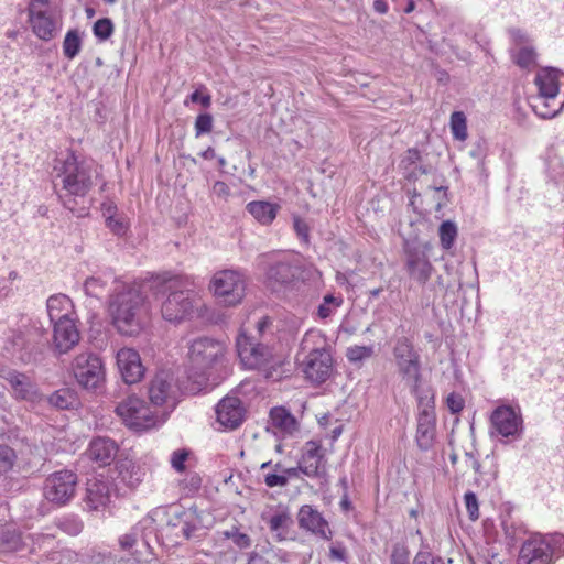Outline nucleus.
<instances>
[{"label": "nucleus", "instance_id": "f257e3e1", "mask_svg": "<svg viewBox=\"0 0 564 564\" xmlns=\"http://www.w3.org/2000/svg\"><path fill=\"white\" fill-rule=\"evenodd\" d=\"M111 291L108 312L116 329L123 336H135L141 330L138 316L140 289L116 279L111 272L93 275L85 280L84 292L87 296L100 299Z\"/></svg>", "mask_w": 564, "mask_h": 564}, {"label": "nucleus", "instance_id": "f03ea898", "mask_svg": "<svg viewBox=\"0 0 564 564\" xmlns=\"http://www.w3.org/2000/svg\"><path fill=\"white\" fill-rule=\"evenodd\" d=\"M154 293H166L169 296L162 305V315L165 321L181 323L192 318L202 306L198 292L195 291V280L186 275L151 274L143 278V285Z\"/></svg>", "mask_w": 564, "mask_h": 564}, {"label": "nucleus", "instance_id": "7ed1b4c3", "mask_svg": "<svg viewBox=\"0 0 564 564\" xmlns=\"http://www.w3.org/2000/svg\"><path fill=\"white\" fill-rule=\"evenodd\" d=\"M56 178L61 181L59 198L67 209L75 212L76 198L85 197L99 176V166L91 159H78L68 153L64 160H57L54 165Z\"/></svg>", "mask_w": 564, "mask_h": 564}, {"label": "nucleus", "instance_id": "20e7f679", "mask_svg": "<svg viewBox=\"0 0 564 564\" xmlns=\"http://www.w3.org/2000/svg\"><path fill=\"white\" fill-rule=\"evenodd\" d=\"M177 390L171 371L161 370L154 376L148 390L150 405L154 410L147 408L143 411V432L164 424L175 408Z\"/></svg>", "mask_w": 564, "mask_h": 564}, {"label": "nucleus", "instance_id": "39448f33", "mask_svg": "<svg viewBox=\"0 0 564 564\" xmlns=\"http://www.w3.org/2000/svg\"><path fill=\"white\" fill-rule=\"evenodd\" d=\"M301 368L307 380L322 383L332 375L334 360L326 337L321 330L311 329L305 333L301 345Z\"/></svg>", "mask_w": 564, "mask_h": 564}, {"label": "nucleus", "instance_id": "423d86ee", "mask_svg": "<svg viewBox=\"0 0 564 564\" xmlns=\"http://www.w3.org/2000/svg\"><path fill=\"white\" fill-rule=\"evenodd\" d=\"M561 77V70L554 67L538 70L534 78L538 94L530 98V106L540 118H554L563 109L564 102L557 100Z\"/></svg>", "mask_w": 564, "mask_h": 564}, {"label": "nucleus", "instance_id": "0eeeda50", "mask_svg": "<svg viewBox=\"0 0 564 564\" xmlns=\"http://www.w3.org/2000/svg\"><path fill=\"white\" fill-rule=\"evenodd\" d=\"M236 348L241 362L248 369L269 371L283 364L281 355L275 354L269 346L256 343L254 338L247 335L245 328H241L237 336Z\"/></svg>", "mask_w": 564, "mask_h": 564}, {"label": "nucleus", "instance_id": "6e6552de", "mask_svg": "<svg viewBox=\"0 0 564 564\" xmlns=\"http://www.w3.org/2000/svg\"><path fill=\"white\" fill-rule=\"evenodd\" d=\"M555 555H564V535L536 533L523 543L520 562L522 564H551Z\"/></svg>", "mask_w": 564, "mask_h": 564}, {"label": "nucleus", "instance_id": "1a4fd4ad", "mask_svg": "<svg viewBox=\"0 0 564 564\" xmlns=\"http://www.w3.org/2000/svg\"><path fill=\"white\" fill-rule=\"evenodd\" d=\"M260 259L262 263H272L265 273V283L273 292L290 288L300 273V261L294 254L273 252Z\"/></svg>", "mask_w": 564, "mask_h": 564}, {"label": "nucleus", "instance_id": "9d476101", "mask_svg": "<svg viewBox=\"0 0 564 564\" xmlns=\"http://www.w3.org/2000/svg\"><path fill=\"white\" fill-rule=\"evenodd\" d=\"M28 22L33 34L45 42L53 40L62 25L50 0H31L28 6Z\"/></svg>", "mask_w": 564, "mask_h": 564}, {"label": "nucleus", "instance_id": "9b49d317", "mask_svg": "<svg viewBox=\"0 0 564 564\" xmlns=\"http://www.w3.org/2000/svg\"><path fill=\"white\" fill-rule=\"evenodd\" d=\"M393 357L399 377L405 387L415 388L422 381L420 355L406 337H401L393 347Z\"/></svg>", "mask_w": 564, "mask_h": 564}, {"label": "nucleus", "instance_id": "f8f14e48", "mask_svg": "<svg viewBox=\"0 0 564 564\" xmlns=\"http://www.w3.org/2000/svg\"><path fill=\"white\" fill-rule=\"evenodd\" d=\"M209 289L220 303L234 306L245 296L246 281L239 271L221 270L213 275Z\"/></svg>", "mask_w": 564, "mask_h": 564}, {"label": "nucleus", "instance_id": "ddd939ff", "mask_svg": "<svg viewBox=\"0 0 564 564\" xmlns=\"http://www.w3.org/2000/svg\"><path fill=\"white\" fill-rule=\"evenodd\" d=\"M78 477L69 469H61L50 474L43 484L44 498L57 506H66L76 495Z\"/></svg>", "mask_w": 564, "mask_h": 564}, {"label": "nucleus", "instance_id": "4468645a", "mask_svg": "<svg viewBox=\"0 0 564 564\" xmlns=\"http://www.w3.org/2000/svg\"><path fill=\"white\" fill-rule=\"evenodd\" d=\"M72 372L77 383L86 390H98L105 382L101 359L91 351L78 354L72 361Z\"/></svg>", "mask_w": 564, "mask_h": 564}, {"label": "nucleus", "instance_id": "2eb2a0df", "mask_svg": "<svg viewBox=\"0 0 564 564\" xmlns=\"http://www.w3.org/2000/svg\"><path fill=\"white\" fill-rule=\"evenodd\" d=\"M224 343L208 337L192 341L188 350V361L196 375H204L214 365L220 362L225 356Z\"/></svg>", "mask_w": 564, "mask_h": 564}, {"label": "nucleus", "instance_id": "dca6fc26", "mask_svg": "<svg viewBox=\"0 0 564 564\" xmlns=\"http://www.w3.org/2000/svg\"><path fill=\"white\" fill-rule=\"evenodd\" d=\"M523 430V419L519 406L502 404L492 411L490 415L491 435L516 441L522 437Z\"/></svg>", "mask_w": 564, "mask_h": 564}, {"label": "nucleus", "instance_id": "f3484780", "mask_svg": "<svg viewBox=\"0 0 564 564\" xmlns=\"http://www.w3.org/2000/svg\"><path fill=\"white\" fill-rule=\"evenodd\" d=\"M431 250V242L406 243L404 247L406 271L420 284H425L432 275Z\"/></svg>", "mask_w": 564, "mask_h": 564}, {"label": "nucleus", "instance_id": "a211bd4d", "mask_svg": "<svg viewBox=\"0 0 564 564\" xmlns=\"http://www.w3.org/2000/svg\"><path fill=\"white\" fill-rule=\"evenodd\" d=\"M0 377L10 386L11 395L18 401H25L32 404L42 401V394L34 380L24 372L13 369L2 371Z\"/></svg>", "mask_w": 564, "mask_h": 564}, {"label": "nucleus", "instance_id": "6ab92c4d", "mask_svg": "<svg viewBox=\"0 0 564 564\" xmlns=\"http://www.w3.org/2000/svg\"><path fill=\"white\" fill-rule=\"evenodd\" d=\"M80 339V333L76 326L75 318L53 323L52 347L55 354L69 352Z\"/></svg>", "mask_w": 564, "mask_h": 564}, {"label": "nucleus", "instance_id": "aec40b11", "mask_svg": "<svg viewBox=\"0 0 564 564\" xmlns=\"http://www.w3.org/2000/svg\"><path fill=\"white\" fill-rule=\"evenodd\" d=\"M217 422L225 429L235 430L243 421L245 409L239 398L227 395L216 406Z\"/></svg>", "mask_w": 564, "mask_h": 564}, {"label": "nucleus", "instance_id": "412c9836", "mask_svg": "<svg viewBox=\"0 0 564 564\" xmlns=\"http://www.w3.org/2000/svg\"><path fill=\"white\" fill-rule=\"evenodd\" d=\"M268 431L281 438L296 437L301 432L299 421L283 406L271 409Z\"/></svg>", "mask_w": 564, "mask_h": 564}, {"label": "nucleus", "instance_id": "4be33fe9", "mask_svg": "<svg viewBox=\"0 0 564 564\" xmlns=\"http://www.w3.org/2000/svg\"><path fill=\"white\" fill-rule=\"evenodd\" d=\"M325 451L317 441H308L304 444L300 458L301 473L307 477H316L325 466Z\"/></svg>", "mask_w": 564, "mask_h": 564}, {"label": "nucleus", "instance_id": "5701e85b", "mask_svg": "<svg viewBox=\"0 0 564 564\" xmlns=\"http://www.w3.org/2000/svg\"><path fill=\"white\" fill-rule=\"evenodd\" d=\"M117 365L124 383L131 386L141 381V357L135 349L121 348L117 352Z\"/></svg>", "mask_w": 564, "mask_h": 564}, {"label": "nucleus", "instance_id": "b1692460", "mask_svg": "<svg viewBox=\"0 0 564 564\" xmlns=\"http://www.w3.org/2000/svg\"><path fill=\"white\" fill-rule=\"evenodd\" d=\"M435 411L427 409L419 412L415 441L421 451L432 448L436 432Z\"/></svg>", "mask_w": 564, "mask_h": 564}, {"label": "nucleus", "instance_id": "393cba45", "mask_svg": "<svg viewBox=\"0 0 564 564\" xmlns=\"http://www.w3.org/2000/svg\"><path fill=\"white\" fill-rule=\"evenodd\" d=\"M117 453L118 447L112 440L97 437L90 442L85 455L99 467H105L115 460Z\"/></svg>", "mask_w": 564, "mask_h": 564}, {"label": "nucleus", "instance_id": "a878e982", "mask_svg": "<svg viewBox=\"0 0 564 564\" xmlns=\"http://www.w3.org/2000/svg\"><path fill=\"white\" fill-rule=\"evenodd\" d=\"M297 519L302 529L311 531L324 539L330 538L327 521L323 518L322 513L312 506H302L299 511Z\"/></svg>", "mask_w": 564, "mask_h": 564}, {"label": "nucleus", "instance_id": "bb28decb", "mask_svg": "<svg viewBox=\"0 0 564 564\" xmlns=\"http://www.w3.org/2000/svg\"><path fill=\"white\" fill-rule=\"evenodd\" d=\"M261 519L269 525L270 531L278 541H283L288 538L293 521L286 509L278 508L264 511L261 514Z\"/></svg>", "mask_w": 564, "mask_h": 564}, {"label": "nucleus", "instance_id": "cd10ccee", "mask_svg": "<svg viewBox=\"0 0 564 564\" xmlns=\"http://www.w3.org/2000/svg\"><path fill=\"white\" fill-rule=\"evenodd\" d=\"M46 308L52 324L76 318L73 301L65 294L51 295L46 301Z\"/></svg>", "mask_w": 564, "mask_h": 564}, {"label": "nucleus", "instance_id": "c85d7f7f", "mask_svg": "<svg viewBox=\"0 0 564 564\" xmlns=\"http://www.w3.org/2000/svg\"><path fill=\"white\" fill-rule=\"evenodd\" d=\"M110 500L109 484L99 479H89L86 488L85 503L90 510L107 506Z\"/></svg>", "mask_w": 564, "mask_h": 564}, {"label": "nucleus", "instance_id": "c756f323", "mask_svg": "<svg viewBox=\"0 0 564 564\" xmlns=\"http://www.w3.org/2000/svg\"><path fill=\"white\" fill-rule=\"evenodd\" d=\"M116 412L128 427L141 431V400L137 395H130L119 403Z\"/></svg>", "mask_w": 564, "mask_h": 564}, {"label": "nucleus", "instance_id": "7c9ffc66", "mask_svg": "<svg viewBox=\"0 0 564 564\" xmlns=\"http://www.w3.org/2000/svg\"><path fill=\"white\" fill-rule=\"evenodd\" d=\"M246 209L259 224L269 226L276 218L281 206L268 200H253L247 204Z\"/></svg>", "mask_w": 564, "mask_h": 564}, {"label": "nucleus", "instance_id": "2f4dec72", "mask_svg": "<svg viewBox=\"0 0 564 564\" xmlns=\"http://www.w3.org/2000/svg\"><path fill=\"white\" fill-rule=\"evenodd\" d=\"M545 175L547 182L557 187H564V156L556 151H549L545 159Z\"/></svg>", "mask_w": 564, "mask_h": 564}, {"label": "nucleus", "instance_id": "473e14b6", "mask_svg": "<svg viewBox=\"0 0 564 564\" xmlns=\"http://www.w3.org/2000/svg\"><path fill=\"white\" fill-rule=\"evenodd\" d=\"M102 215L107 227L117 236H122L128 230V221L122 215L117 214V207L111 203L102 204Z\"/></svg>", "mask_w": 564, "mask_h": 564}, {"label": "nucleus", "instance_id": "72a5a7b5", "mask_svg": "<svg viewBox=\"0 0 564 564\" xmlns=\"http://www.w3.org/2000/svg\"><path fill=\"white\" fill-rule=\"evenodd\" d=\"M536 52L532 45H524L511 51L513 63L523 69H531L536 65Z\"/></svg>", "mask_w": 564, "mask_h": 564}, {"label": "nucleus", "instance_id": "f704fd0d", "mask_svg": "<svg viewBox=\"0 0 564 564\" xmlns=\"http://www.w3.org/2000/svg\"><path fill=\"white\" fill-rule=\"evenodd\" d=\"M83 39L77 29L67 31L63 41V54L67 59H74L80 52Z\"/></svg>", "mask_w": 564, "mask_h": 564}, {"label": "nucleus", "instance_id": "c9c22d12", "mask_svg": "<svg viewBox=\"0 0 564 564\" xmlns=\"http://www.w3.org/2000/svg\"><path fill=\"white\" fill-rule=\"evenodd\" d=\"M76 401V394L67 388L59 389L48 397L50 404L59 410L73 408Z\"/></svg>", "mask_w": 564, "mask_h": 564}, {"label": "nucleus", "instance_id": "e433bc0d", "mask_svg": "<svg viewBox=\"0 0 564 564\" xmlns=\"http://www.w3.org/2000/svg\"><path fill=\"white\" fill-rule=\"evenodd\" d=\"M344 299L341 295L326 294L322 303L317 307V316L321 319H326L333 316L337 310L343 305Z\"/></svg>", "mask_w": 564, "mask_h": 564}, {"label": "nucleus", "instance_id": "4c0bfd02", "mask_svg": "<svg viewBox=\"0 0 564 564\" xmlns=\"http://www.w3.org/2000/svg\"><path fill=\"white\" fill-rule=\"evenodd\" d=\"M457 235L458 230L454 221H443L438 228V236L442 248L445 250H449L454 246Z\"/></svg>", "mask_w": 564, "mask_h": 564}, {"label": "nucleus", "instance_id": "58836bf2", "mask_svg": "<svg viewBox=\"0 0 564 564\" xmlns=\"http://www.w3.org/2000/svg\"><path fill=\"white\" fill-rule=\"evenodd\" d=\"M451 131L456 140L464 141L467 138V120L462 111H454L451 116Z\"/></svg>", "mask_w": 564, "mask_h": 564}, {"label": "nucleus", "instance_id": "ea45409f", "mask_svg": "<svg viewBox=\"0 0 564 564\" xmlns=\"http://www.w3.org/2000/svg\"><path fill=\"white\" fill-rule=\"evenodd\" d=\"M411 392L415 395L420 411L431 409L434 411V393L427 388L424 389L421 387V383H417L415 388L408 387Z\"/></svg>", "mask_w": 564, "mask_h": 564}, {"label": "nucleus", "instance_id": "a19ab883", "mask_svg": "<svg viewBox=\"0 0 564 564\" xmlns=\"http://www.w3.org/2000/svg\"><path fill=\"white\" fill-rule=\"evenodd\" d=\"M57 527L63 532H65V533H67L69 535H77L83 530L82 521L78 518L74 517V516H68V517L61 518L57 521Z\"/></svg>", "mask_w": 564, "mask_h": 564}, {"label": "nucleus", "instance_id": "79ce46f5", "mask_svg": "<svg viewBox=\"0 0 564 564\" xmlns=\"http://www.w3.org/2000/svg\"><path fill=\"white\" fill-rule=\"evenodd\" d=\"M93 33L99 41L108 40L113 33V24L111 20L108 18L97 20L94 23Z\"/></svg>", "mask_w": 564, "mask_h": 564}, {"label": "nucleus", "instance_id": "37998d69", "mask_svg": "<svg viewBox=\"0 0 564 564\" xmlns=\"http://www.w3.org/2000/svg\"><path fill=\"white\" fill-rule=\"evenodd\" d=\"M373 355V346H351L347 349L346 356L350 362H359Z\"/></svg>", "mask_w": 564, "mask_h": 564}, {"label": "nucleus", "instance_id": "c03bdc74", "mask_svg": "<svg viewBox=\"0 0 564 564\" xmlns=\"http://www.w3.org/2000/svg\"><path fill=\"white\" fill-rule=\"evenodd\" d=\"M17 462L15 452L8 445H0V471L11 470Z\"/></svg>", "mask_w": 564, "mask_h": 564}, {"label": "nucleus", "instance_id": "a18cd8bd", "mask_svg": "<svg viewBox=\"0 0 564 564\" xmlns=\"http://www.w3.org/2000/svg\"><path fill=\"white\" fill-rule=\"evenodd\" d=\"M223 534L226 539H230L239 549H248L251 545L250 536L240 532L236 527L224 531Z\"/></svg>", "mask_w": 564, "mask_h": 564}, {"label": "nucleus", "instance_id": "49530a36", "mask_svg": "<svg viewBox=\"0 0 564 564\" xmlns=\"http://www.w3.org/2000/svg\"><path fill=\"white\" fill-rule=\"evenodd\" d=\"M195 137L198 138L205 133H209L213 129V117L209 113H200L195 119Z\"/></svg>", "mask_w": 564, "mask_h": 564}, {"label": "nucleus", "instance_id": "de8ad7c7", "mask_svg": "<svg viewBox=\"0 0 564 564\" xmlns=\"http://www.w3.org/2000/svg\"><path fill=\"white\" fill-rule=\"evenodd\" d=\"M464 501L470 520H477L479 518V505L476 495L473 491H467Z\"/></svg>", "mask_w": 564, "mask_h": 564}, {"label": "nucleus", "instance_id": "09e8293b", "mask_svg": "<svg viewBox=\"0 0 564 564\" xmlns=\"http://www.w3.org/2000/svg\"><path fill=\"white\" fill-rule=\"evenodd\" d=\"M189 452L185 448L176 449L171 454V465L177 473L185 470V462L188 458Z\"/></svg>", "mask_w": 564, "mask_h": 564}, {"label": "nucleus", "instance_id": "8fccbe9b", "mask_svg": "<svg viewBox=\"0 0 564 564\" xmlns=\"http://www.w3.org/2000/svg\"><path fill=\"white\" fill-rule=\"evenodd\" d=\"M120 479L127 484L131 489L139 487L141 478L138 471L129 470L128 468L121 469L119 473Z\"/></svg>", "mask_w": 564, "mask_h": 564}, {"label": "nucleus", "instance_id": "3c124183", "mask_svg": "<svg viewBox=\"0 0 564 564\" xmlns=\"http://www.w3.org/2000/svg\"><path fill=\"white\" fill-rule=\"evenodd\" d=\"M293 227H294V230H295L296 235L299 236V238L303 242L308 243L310 227H308L307 223L305 220H303L302 218L295 216L293 218Z\"/></svg>", "mask_w": 564, "mask_h": 564}, {"label": "nucleus", "instance_id": "603ef678", "mask_svg": "<svg viewBox=\"0 0 564 564\" xmlns=\"http://www.w3.org/2000/svg\"><path fill=\"white\" fill-rule=\"evenodd\" d=\"M446 404L448 410L455 414L464 409L465 401L460 394L452 392L446 398Z\"/></svg>", "mask_w": 564, "mask_h": 564}, {"label": "nucleus", "instance_id": "864d4df0", "mask_svg": "<svg viewBox=\"0 0 564 564\" xmlns=\"http://www.w3.org/2000/svg\"><path fill=\"white\" fill-rule=\"evenodd\" d=\"M264 484L269 488L285 487L288 485V477L278 473H269L264 476Z\"/></svg>", "mask_w": 564, "mask_h": 564}, {"label": "nucleus", "instance_id": "5fc2aeb1", "mask_svg": "<svg viewBox=\"0 0 564 564\" xmlns=\"http://www.w3.org/2000/svg\"><path fill=\"white\" fill-rule=\"evenodd\" d=\"M391 564H409V552L404 546L397 545L393 547Z\"/></svg>", "mask_w": 564, "mask_h": 564}, {"label": "nucleus", "instance_id": "6e6d98bb", "mask_svg": "<svg viewBox=\"0 0 564 564\" xmlns=\"http://www.w3.org/2000/svg\"><path fill=\"white\" fill-rule=\"evenodd\" d=\"M413 564H444L441 557H434L430 552L421 551L414 557Z\"/></svg>", "mask_w": 564, "mask_h": 564}, {"label": "nucleus", "instance_id": "4d7b16f0", "mask_svg": "<svg viewBox=\"0 0 564 564\" xmlns=\"http://www.w3.org/2000/svg\"><path fill=\"white\" fill-rule=\"evenodd\" d=\"M212 193L217 198L226 200L230 195V188L225 182L217 181L213 184Z\"/></svg>", "mask_w": 564, "mask_h": 564}, {"label": "nucleus", "instance_id": "13d9d810", "mask_svg": "<svg viewBox=\"0 0 564 564\" xmlns=\"http://www.w3.org/2000/svg\"><path fill=\"white\" fill-rule=\"evenodd\" d=\"M511 39L516 45V48H519L524 45H532L529 35L521 30H512Z\"/></svg>", "mask_w": 564, "mask_h": 564}, {"label": "nucleus", "instance_id": "bf43d9fd", "mask_svg": "<svg viewBox=\"0 0 564 564\" xmlns=\"http://www.w3.org/2000/svg\"><path fill=\"white\" fill-rule=\"evenodd\" d=\"M137 542H138V534L135 532L124 534L119 539L120 547L123 551H129L131 547L137 545Z\"/></svg>", "mask_w": 564, "mask_h": 564}, {"label": "nucleus", "instance_id": "052dcab7", "mask_svg": "<svg viewBox=\"0 0 564 564\" xmlns=\"http://www.w3.org/2000/svg\"><path fill=\"white\" fill-rule=\"evenodd\" d=\"M192 102H199L205 108H208L212 104V96L209 94L202 95L199 90H195L188 97Z\"/></svg>", "mask_w": 564, "mask_h": 564}, {"label": "nucleus", "instance_id": "680f3d73", "mask_svg": "<svg viewBox=\"0 0 564 564\" xmlns=\"http://www.w3.org/2000/svg\"><path fill=\"white\" fill-rule=\"evenodd\" d=\"M466 464L470 467L476 474H480V464L476 459L473 453H466Z\"/></svg>", "mask_w": 564, "mask_h": 564}, {"label": "nucleus", "instance_id": "e2e57ef3", "mask_svg": "<svg viewBox=\"0 0 564 564\" xmlns=\"http://www.w3.org/2000/svg\"><path fill=\"white\" fill-rule=\"evenodd\" d=\"M270 324L271 319L268 316L260 318L256 324L258 333L262 334Z\"/></svg>", "mask_w": 564, "mask_h": 564}, {"label": "nucleus", "instance_id": "0e129e2a", "mask_svg": "<svg viewBox=\"0 0 564 564\" xmlns=\"http://www.w3.org/2000/svg\"><path fill=\"white\" fill-rule=\"evenodd\" d=\"M195 530H196V525L189 524L188 522H185L184 525L182 527V532L186 539L192 538Z\"/></svg>", "mask_w": 564, "mask_h": 564}, {"label": "nucleus", "instance_id": "69168bd1", "mask_svg": "<svg viewBox=\"0 0 564 564\" xmlns=\"http://www.w3.org/2000/svg\"><path fill=\"white\" fill-rule=\"evenodd\" d=\"M373 8L379 13H386L388 11V4L384 0H375Z\"/></svg>", "mask_w": 564, "mask_h": 564}, {"label": "nucleus", "instance_id": "338daca9", "mask_svg": "<svg viewBox=\"0 0 564 564\" xmlns=\"http://www.w3.org/2000/svg\"><path fill=\"white\" fill-rule=\"evenodd\" d=\"M299 473H301L300 464L297 465V467L284 468L282 470V475H286L288 479L290 477H297Z\"/></svg>", "mask_w": 564, "mask_h": 564}, {"label": "nucleus", "instance_id": "774afa93", "mask_svg": "<svg viewBox=\"0 0 564 564\" xmlns=\"http://www.w3.org/2000/svg\"><path fill=\"white\" fill-rule=\"evenodd\" d=\"M200 156L205 160H212L214 158H216V153H215V150L214 148L212 147H208L206 150H204L202 153H200Z\"/></svg>", "mask_w": 564, "mask_h": 564}]
</instances>
